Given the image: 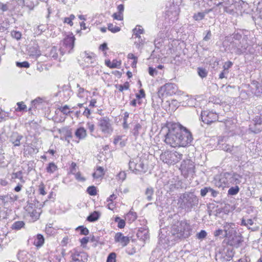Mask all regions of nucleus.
<instances>
[{
	"instance_id": "obj_1",
	"label": "nucleus",
	"mask_w": 262,
	"mask_h": 262,
	"mask_svg": "<svg viewBox=\"0 0 262 262\" xmlns=\"http://www.w3.org/2000/svg\"><path fill=\"white\" fill-rule=\"evenodd\" d=\"M167 132L165 135L164 142L171 147H185L191 143V133L186 127L176 123H168Z\"/></svg>"
},
{
	"instance_id": "obj_2",
	"label": "nucleus",
	"mask_w": 262,
	"mask_h": 262,
	"mask_svg": "<svg viewBox=\"0 0 262 262\" xmlns=\"http://www.w3.org/2000/svg\"><path fill=\"white\" fill-rule=\"evenodd\" d=\"M171 232L179 238H186L192 234V228L188 221L182 220L172 225Z\"/></svg>"
},
{
	"instance_id": "obj_3",
	"label": "nucleus",
	"mask_w": 262,
	"mask_h": 262,
	"mask_svg": "<svg viewBox=\"0 0 262 262\" xmlns=\"http://www.w3.org/2000/svg\"><path fill=\"white\" fill-rule=\"evenodd\" d=\"M199 203L197 196L191 192H187L181 194L178 199V204L180 207L187 211H190Z\"/></svg>"
},
{
	"instance_id": "obj_4",
	"label": "nucleus",
	"mask_w": 262,
	"mask_h": 262,
	"mask_svg": "<svg viewBox=\"0 0 262 262\" xmlns=\"http://www.w3.org/2000/svg\"><path fill=\"white\" fill-rule=\"evenodd\" d=\"M242 176L235 172H225L221 175L218 186L223 188L230 185H237L241 182Z\"/></svg>"
},
{
	"instance_id": "obj_5",
	"label": "nucleus",
	"mask_w": 262,
	"mask_h": 262,
	"mask_svg": "<svg viewBox=\"0 0 262 262\" xmlns=\"http://www.w3.org/2000/svg\"><path fill=\"white\" fill-rule=\"evenodd\" d=\"M183 155L177 151H166L160 155V159L165 163L174 165L180 161Z\"/></svg>"
},
{
	"instance_id": "obj_6",
	"label": "nucleus",
	"mask_w": 262,
	"mask_h": 262,
	"mask_svg": "<svg viewBox=\"0 0 262 262\" xmlns=\"http://www.w3.org/2000/svg\"><path fill=\"white\" fill-rule=\"evenodd\" d=\"M97 126L104 135H110L113 131L111 120L107 117H101L98 118Z\"/></svg>"
},
{
	"instance_id": "obj_7",
	"label": "nucleus",
	"mask_w": 262,
	"mask_h": 262,
	"mask_svg": "<svg viewBox=\"0 0 262 262\" xmlns=\"http://www.w3.org/2000/svg\"><path fill=\"white\" fill-rule=\"evenodd\" d=\"M177 90L178 87L174 83H167L160 88L158 95L160 98L163 99L175 94Z\"/></svg>"
},
{
	"instance_id": "obj_8",
	"label": "nucleus",
	"mask_w": 262,
	"mask_h": 262,
	"mask_svg": "<svg viewBox=\"0 0 262 262\" xmlns=\"http://www.w3.org/2000/svg\"><path fill=\"white\" fill-rule=\"evenodd\" d=\"M201 119L202 121L207 124L218 121L224 122L225 126H227V123L229 122L228 120H219L218 115L215 113L211 111H204L201 113Z\"/></svg>"
},
{
	"instance_id": "obj_9",
	"label": "nucleus",
	"mask_w": 262,
	"mask_h": 262,
	"mask_svg": "<svg viewBox=\"0 0 262 262\" xmlns=\"http://www.w3.org/2000/svg\"><path fill=\"white\" fill-rule=\"evenodd\" d=\"M129 167L130 170L136 173L138 172L145 173L147 169V166L144 164V160L138 157L129 161Z\"/></svg>"
},
{
	"instance_id": "obj_10",
	"label": "nucleus",
	"mask_w": 262,
	"mask_h": 262,
	"mask_svg": "<svg viewBox=\"0 0 262 262\" xmlns=\"http://www.w3.org/2000/svg\"><path fill=\"white\" fill-rule=\"evenodd\" d=\"M179 169L185 177H187L189 174L192 175L195 172L194 163L189 159L184 160Z\"/></svg>"
},
{
	"instance_id": "obj_11",
	"label": "nucleus",
	"mask_w": 262,
	"mask_h": 262,
	"mask_svg": "<svg viewBox=\"0 0 262 262\" xmlns=\"http://www.w3.org/2000/svg\"><path fill=\"white\" fill-rule=\"evenodd\" d=\"M226 237L227 238L228 245L235 248L239 247L243 242V237L242 234L237 232Z\"/></svg>"
},
{
	"instance_id": "obj_12",
	"label": "nucleus",
	"mask_w": 262,
	"mask_h": 262,
	"mask_svg": "<svg viewBox=\"0 0 262 262\" xmlns=\"http://www.w3.org/2000/svg\"><path fill=\"white\" fill-rule=\"evenodd\" d=\"M18 199V196L12 192L8 193L6 195H0V201L4 204H6L9 202H14L17 201Z\"/></svg>"
},
{
	"instance_id": "obj_13",
	"label": "nucleus",
	"mask_w": 262,
	"mask_h": 262,
	"mask_svg": "<svg viewBox=\"0 0 262 262\" xmlns=\"http://www.w3.org/2000/svg\"><path fill=\"white\" fill-rule=\"evenodd\" d=\"M235 224L233 223H225L223 225V230L225 233L224 234L223 237L228 236L236 231L234 230Z\"/></svg>"
},
{
	"instance_id": "obj_14",
	"label": "nucleus",
	"mask_w": 262,
	"mask_h": 262,
	"mask_svg": "<svg viewBox=\"0 0 262 262\" xmlns=\"http://www.w3.org/2000/svg\"><path fill=\"white\" fill-rule=\"evenodd\" d=\"M115 241L116 242L120 243L122 246L125 247L128 244L129 239L128 237L124 236L122 233L118 232L115 235Z\"/></svg>"
},
{
	"instance_id": "obj_15",
	"label": "nucleus",
	"mask_w": 262,
	"mask_h": 262,
	"mask_svg": "<svg viewBox=\"0 0 262 262\" xmlns=\"http://www.w3.org/2000/svg\"><path fill=\"white\" fill-rule=\"evenodd\" d=\"M75 40V37L73 34L68 35L63 40V44L70 50L73 49L74 47V41Z\"/></svg>"
},
{
	"instance_id": "obj_16",
	"label": "nucleus",
	"mask_w": 262,
	"mask_h": 262,
	"mask_svg": "<svg viewBox=\"0 0 262 262\" xmlns=\"http://www.w3.org/2000/svg\"><path fill=\"white\" fill-rule=\"evenodd\" d=\"M251 89L253 92L257 96H260L262 94V85L257 81H253Z\"/></svg>"
},
{
	"instance_id": "obj_17",
	"label": "nucleus",
	"mask_w": 262,
	"mask_h": 262,
	"mask_svg": "<svg viewBox=\"0 0 262 262\" xmlns=\"http://www.w3.org/2000/svg\"><path fill=\"white\" fill-rule=\"evenodd\" d=\"M23 138L22 135L17 133H13L10 138V142L14 146H19L20 144V140Z\"/></svg>"
},
{
	"instance_id": "obj_18",
	"label": "nucleus",
	"mask_w": 262,
	"mask_h": 262,
	"mask_svg": "<svg viewBox=\"0 0 262 262\" xmlns=\"http://www.w3.org/2000/svg\"><path fill=\"white\" fill-rule=\"evenodd\" d=\"M83 54V58L85 62L88 63V64H93L95 62L96 60V56L94 53H89L86 52H84Z\"/></svg>"
},
{
	"instance_id": "obj_19",
	"label": "nucleus",
	"mask_w": 262,
	"mask_h": 262,
	"mask_svg": "<svg viewBox=\"0 0 262 262\" xmlns=\"http://www.w3.org/2000/svg\"><path fill=\"white\" fill-rule=\"evenodd\" d=\"M75 135L79 140H82L86 137V132L83 127H81L76 129Z\"/></svg>"
},
{
	"instance_id": "obj_20",
	"label": "nucleus",
	"mask_w": 262,
	"mask_h": 262,
	"mask_svg": "<svg viewBox=\"0 0 262 262\" xmlns=\"http://www.w3.org/2000/svg\"><path fill=\"white\" fill-rule=\"evenodd\" d=\"M133 38L135 39L134 45L136 46V47L139 50H141L145 43V38L143 37L142 38V37Z\"/></svg>"
},
{
	"instance_id": "obj_21",
	"label": "nucleus",
	"mask_w": 262,
	"mask_h": 262,
	"mask_svg": "<svg viewBox=\"0 0 262 262\" xmlns=\"http://www.w3.org/2000/svg\"><path fill=\"white\" fill-rule=\"evenodd\" d=\"M122 138L123 137L121 136H117L115 137L114 140V144L118 146L120 148L124 147L126 144V142Z\"/></svg>"
},
{
	"instance_id": "obj_22",
	"label": "nucleus",
	"mask_w": 262,
	"mask_h": 262,
	"mask_svg": "<svg viewBox=\"0 0 262 262\" xmlns=\"http://www.w3.org/2000/svg\"><path fill=\"white\" fill-rule=\"evenodd\" d=\"M133 38H137L138 37H141V34H143L144 32V29L141 26L138 25L133 30Z\"/></svg>"
},
{
	"instance_id": "obj_23",
	"label": "nucleus",
	"mask_w": 262,
	"mask_h": 262,
	"mask_svg": "<svg viewBox=\"0 0 262 262\" xmlns=\"http://www.w3.org/2000/svg\"><path fill=\"white\" fill-rule=\"evenodd\" d=\"M137 235L143 241H145L149 238L148 231L146 229L139 230L137 233Z\"/></svg>"
},
{
	"instance_id": "obj_24",
	"label": "nucleus",
	"mask_w": 262,
	"mask_h": 262,
	"mask_svg": "<svg viewBox=\"0 0 262 262\" xmlns=\"http://www.w3.org/2000/svg\"><path fill=\"white\" fill-rule=\"evenodd\" d=\"M45 242V238L40 234L37 235L34 241V244L36 247H41L43 245Z\"/></svg>"
},
{
	"instance_id": "obj_25",
	"label": "nucleus",
	"mask_w": 262,
	"mask_h": 262,
	"mask_svg": "<svg viewBox=\"0 0 262 262\" xmlns=\"http://www.w3.org/2000/svg\"><path fill=\"white\" fill-rule=\"evenodd\" d=\"M249 130L251 133L257 134L261 131V128L260 125L253 124L249 125Z\"/></svg>"
},
{
	"instance_id": "obj_26",
	"label": "nucleus",
	"mask_w": 262,
	"mask_h": 262,
	"mask_svg": "<svg viewBox=\"0 0 262 262\" xmlns=\"http://www.w3.org/2000/svg\"><path fill=\"white\" fill-rule=\"evenodd\" d=\"M100 217V214L97 211H94L91 213L87 217V220L90 222H95L99 219Z\"/></svg>"
},
{
	"instance_id": "obj_27",
	"label": "nucleus",
	"mask_w": 262,
	"mask_h": 262,
	"mask_svg": "<svg viewBox=\"0 0 262 262\" xmlns=\"http://www.w3.org/2000/svg\"><path fill=\"white\" fill-rule=\"evenodd\" d=\"M247 48V45H244L240 46L239 45L236 47L234 49V52L237 55H241L246 52Z\"/></svg>"
},
{
	"instance_id": "obj_28",
	"label": "nucleus",
	"mask_w": 262,
	"mask_h": 262,
	"mask_svg": "<svg viewBox=\"0 0 262 262\" xmlns=\"http://www.w3.org/2000/svg\"><path fill=\"white\" fill-rule=\"evenodd\" d=\"M154 190L151 187H147L146 189L145 194L146 196V199L148 201H150L152 200V195L154 194Z\"/></svg>"
},
{
	"instance_id": "obj_29",
	"label": "nucleus",
	"mask_w": 262,
	"mask_h": 262,
	"mask_svg": "<svg viewBox=\"0 0 262 262\" xmlns=\"http://www.w3.org/2000/svg\"><path fill=\"white\" fill-rule=\"evenodd\" d=\"M25 224L23 221H16L12 225V228L15 230H20L23 228Z\"/></svg>"
},
{
	"instance_id": "obj_30",
	"label": "nucleus",
	"mask_w": 262,
	"mask_h": 262,
	"mask_svg": "<svg viewBox=\"0 0 262 262\" xmlns=\"http://www.w3.org/2000/svg\"><path fill=\"white\" fill-rule=\"evenodd\" d=\"M29 52L30 56L35 58H37L41 54L40 51L35 48H30Z\"/></svg>"
},
{
	"instance_id": "obj_31",
	"label": "nucleus",
	"mask_w": 262,
	"mask_h": 262,
	"mask_svg": "<svg viewBox=\"0 0 262 262\" xmlns=\"http://www.w3.org/2000/svg\"><path fill=\"white\" fill-rule=\"evenodd\" d=\"M57 169V166L53 162H51L46 168L47 172L52 173Z\"/></svg>"
},
{
	"instance_id": "obj_32",
	"label": "nucleus",
	"mask_w": 262,
	"mask_h": 262,
	"mask_svg": "<svg viewBox=\"0 0 262 262\" xmlns=\"http://www.w3.org/2000/svg\"><path fill=\"white\" fill-rule=\"evenodd\" d=\"M239 191V188L238 186L236 185L235 186L232 187L229 189L228 191V195H234L238 193Z\"/></svg>"
},
{
	"instance_id": "obj_33",
	"label": "nucleus",
	"mask_w": 262,
	"mask_h": 262,
	"mask_svg": "<svg viewBox=\"0 0 262 262\" xmlns=\"http://www.w3.org/2000/svg\"><path fill=\"white\" fill-rule=\"evenodd\" d=\"M197 72L198 75L202 78L206 77L207 75V71L203 68L199 67L197 69Z\"/></svg>"
},
{
	"instance_id": "obj_34",
	"label": "nucleus",
	"mask_w": 262,
	"mask_h": 262,
	"mask_svg": "<svg viewBox=\"0 0 262 262\" xmlns=\"http://www.w3.org/2000/svg\"><path fill=\"white\" fill-rule=\"evenodd\" d=\"M103 175H104V169L100 166L97 168L96 172H94L93 174V177L95 178H98Z\"/></svg>"
},
{
	"instance_id": "obj_35",
	"label": "nucleus",
	"mask_w": 262,
	"mask_h": 262,
	"mask_svg": "<svg viewBox=\"0 0 262 262\" xmlns=\"http://www.w3.org/2000/svg\"><path fill=\"white\" fill-rule=\"evenodd\" d=\"M28 213L30 214V216L32 217V220L33 221H36L39 219L40 214L39 213L37 212L36 210H32V211H31V212Z\"/></svg>"
},
{
	"instance_id": "obj_36",
	"label": "nucleus",
	"mask_w": 262,
	"mask_h": 262,
	"mask_svg": "<svg viewBox=\"0 0 262 262\" xmlns=\"http://www.w3.org/2000/svg\"><path fill=\"white\" fill-rule=\"evenodd\" d=\"M129 84L128 82H126L124 83L123 85L119 84L116 85V88L118 89L119 91L120 92H122L124 90H127L129 89Z\"/></svg>"
},
{
	"instance_id": "obj_37",
	"label": "nucleus",
	"mask_w": 262,
	"mask_h": 262,
	"mask_svg": "<svg viewBox=\"0 0 262 262\" xmlns=\"http://www.w3.org/2000/svg\"><path fill=\"white\" fill-rule=\"evenodd\" d=\"M107 29L113 33H116L120 30V28L116 26H114L112 24H108Z\"/></svg>"
},
{
	"instance_id": "obj_38",
	"label": "nucleus",
	"mask_w": 262,
	"mask_h": 262,
	"mask_svg": "<svg viewBox=\"0 0 262 262\" xmlns=\"http://www.w3.org/2000/svg\"><path fill=\"white\" fill-rule=\"evenodd\" d=\"M9 8L10 4L9 3L4 4L0 2V10L2 11L3 13L9 11Z\"/></svg>"
},
{
	"instance_id": "obj_39",
	"label": "nucleus",
	"mask_w": 262,
	"mask_h": 262,
	"mask_svg": "<svg viewBox=\"0 0 262 262\" xmlns=\"http://www.w3.org/2000/svg\"><path fill=\"white\" fill-rule=\"evenodd\" d=\"M116 222H118V227L119 228H123L125 225V221L123 219H121L119 217H116L115 219Z\"/></svg>"
},
{
	"instance_id": "obj_40",
	"label": "nucleus",
	"mask_w": 262,
	"mask_h": 262,
	"mask_svg": "<svg viewBox=\"0 0 262 262\" xmlns=\"http://www.w3.org/2000/svg\"><path fill=\"white\" fill-rule=\"evenodd\" d=\"M9 26V23L8 21H3L0 23V32H4L8 29Z\"/></svg>"
},
{
	"instance_id": "obj_41",
	"label": "nucleus",
	"mask_w": 262,
	"mask_h": 262,
	"mask_svg": "<svg viewBox=\"0 0 262 262\" xmlns=\"http://www.w3.org/2000/svg\"><path fill=\"white\" fill-rule=\"evenodd\" d=\"M86 191L90 195H95L97 194L96 188L94 186H89Z\"/></svg>"
},
{
	"instance_id": "obj_42",
	"label": "nucleus",
	"mask_w": 262,
	"mask_h": 262,
	"mask_svg": "<svg viewBox=\"0 0 262 262\" xmlns=\"http://www.w3.org/2000/svg\"><path fill=\"white\" fill-rule=\"evenodd\" d=\"M11 36L16 39V40H19L21 37V33L19 31H12L11 32Z\"/></svg>"
},
{
	"instance_id": "obj_43",
	"label": "nucleus",
	"mask_w": 262,
	"mask_h": 262,
	"mask_svg": "<svg viewBox=\"0 0 262 262\" xmlns=\"http://www.w3.org/2000/svg\"><path fill=\"white\" fill-rule=\"evenodd\" d=\"M76 230H80L81 235H87L89 233V231L86 227L83 226H79L76 228Z\"/></svg>"
},
{
	"instance_id": "obj_44",
	"label": "nucleus",
	"mask_w": 262,
	"mask_h": 262,
	"mask_svg": "<svg viewBox=\"0 0 262 262\" xmlns=\"http://www.w3.org/2000/svg\"><path fill=\"white\" fill-rule=\"evenodd\" d=\"M141 128V125L139 123L136 124L133 129V134L135 136L137 137L139 135V130Z\"/></svg>"
},
{
	"instance_id": "obj_45",
	"label": "nucleus",
	"mask_w": 262,
	"mask_h": 262,
	"mask_svg": "<svg viewBox=\"0 0 262 262\" xmlns=\"http://www.w3.org/2000/svg\"><path fill=\"white\" fill-rule=\"evenodd\" d=\"M205 14L204 12H198L194 14L193 17L195 20H201L205 17Z\"/></svg>"
},
{
	"instance_id": "obj_46",
	"label": "nucleus",
	"mask_w": 262,
	"mask_h": 262,
	"mask_svg": "<svg viewBox=\"0 0 262 262\" xmlns=\"http://www.w3.org/2000/svg\"><path fill=\"white\" fill-rule=\"evenodd\" d=\"M121 64L120 61H117L116 60H113L111 64L108 65V67L110 68H118Z\"/></svg>"
},
{
	"instance_id": "obj_47",
	"label": "nucleus",
	"mask_w": 262,
	"mask_h": 262,
	"mask_svg": "<svg viewBox=\"0 0 262 262\" xmlns=\"http://www.w3.org/2000/svg\"><path fill=\"white\" fill-rule=\"evenodd\" d=\"M16 65L19 68H28L30 67V64L28 61L23 62H16Z\"/></svg>"
},
{
	"instance_id": "obj_48",
	"label": "nucleus",
	"mask_w": 262,
	"mask_h": 262,
	"mask_svg": "<svg viewBox=\"0 0 262 262\" xmlns=\"http://www.w3.org/2000/svg\"><path fill=\"white\" fill-rule=\"evenodd\" d=\"M207 236V232L205 230H202L200 232L196 234V238L199 239H203Z\"/></svg>"
},
{
	"instance_id": "obj_49",
	"label": "nucleus",
	"mask_w": 262,
	"mask_h": 262,
	"mask_svg": "<svg viewBox=\"0 0 262 262\" xmlns=\"http://www.w3.org/2000/svg\"><path fill=\"white\" fill-rule=\"evenodd\" d=\"M116 257L115 253H111L107 256L106 262H116Z\"/></svg>"
},
{
	"instance_id": "obj_50",
	"label": "nucleus",
	"mask_w": 262,
	"mask_h": 262,
	"mask_svg": "<svg viewBox=\"0 0 262 262\" xmlns=\"http://www.w3.org/2000/svg\"><path fill=\"white\" fill-rule=\"evenodd\" d=\"M17 108L15 109L16 111H21L27 108V106L23 102H19L17 103Z\"/></svg>"
},
{
	"instance_id": "obj_51",
	"label": "nucleus",
	"mask_w": 262,
	"mask_h": 262,
	"mask_svg": "<svg viewBox=\"0 0 262 262\" xmlns=\"http://www.w3.org/2000/svg\"><path fill=\"white\" fill-rule=\"evenodd\" d=\"M254 124L261 125L262 124V118L260 115H257L253 120Z\"/></svg>"
},
{
	"instance_id": "obj_52",
	"label": "nucleus",
	"mask_w": 262,
	"mask_h": 262,
	"mask_svg": "<svg viewBox=\"0 0 262 262\" xmlns=\"http://www.w3.org/2000/svg\"><path fill=\"white\" fill-rule=\"evenodd\" d=\"M77 88H79L78 92H77V96L79 98H83L84 97V89L80 87V85L79 84H77Z\"/></svg>"
},
{
	"instance_id": "obj_53",
	"label": "nucleus",
	"mask_w": 262,
	"mask_h": 262,
	"mask_svg": "<svg viewBox=\"0 0 262 262\" xmlns=\"http://www.w3.org/2000/svg\"><path fill=\"white\" fill-rule=\"evenodd\" d=\"M253 224V221L252 219H248L245 220L243 219L242 221V225L248 226L249 225L252 226Z\"/></svg>"
},
{
	"instance_id": "obj_54",
	"label": "nucleus",
	"mask_w": 262,
	"mask_h": 262,
	"mask_svg": "<svg viewBox=\"0 0 262 262\" xmlns=\"http://www.w3.org/2000/svg\"><path fill=\"white\" fill-rule=\"evenodd\" d=\"M69 109V106L67 105H65L63 107H61L59 108V110L64 114L68 115L71 112L68 111Z\"/></svg>"
},
{
	"instance_id": "obj_55",
	"label": "nucleus",
	"mask_w": 262,
	"mask_h": 262,
	"mask_svg": "<svg viewBox=\"0 0 262 262\" xmlns=\"http://www.w3.org/2000/svg\"><path fill=\"white\" fill-rule=\"evenodd\" d=\"M9 117L8 113L0 110V122L6 120V117Z\"/></svg>"
},
{
	"instance_id": "obj_56",
	"label": "nucleus",
	"mask_w": 262,
	"mask_h": 262,
	"mask_svg": "<svg viewBox=\"0 0 262 262\" xmlns=\"http://www.w3.org/2000/svg\"><path fill=\"white\" fill-rule=\"evenodd\" d=\"M233 65V63L231 61H228L225 62L223 66V70L226 71H228L229 69H230Z\"/></svg>"
},
{
	"instance_id": "obj_57",
	"label": "nucleus",
	"mask_w": 262,
	"mask_h": 262,
	"mask_svg": "<svg viewBox=\"0 0 262 262\" xmlns=\"http://www.w3.org/2000/svg\"><path fill=\"white\" fill-rule=\"evenodd\" d=\"M113 17L114 19L118 20H121L123 19V14H121V13H115L113 15Z\"/></svg>"
},
{
	"instance_id": "obj_58",
	"label": "nucleus",
	"mask_w": 262,
	"mask_h": 262,
	"mask_svg": "<svg viewBox=\"0 0 262 262\" xmlns=\"http://www.w3.org/2000/svg\"><path fill=\"white\" fill-rule=\"evenodd\" d=\"M86 127L90 130L91 133H93L94 131L95 125L93 122H88L86 123Z\"/></svg>"
},
{
	"instance_id": "obj_59",
	"label": "nucleus",
	"mask_w": 262,
	"mask_h": 262,
	"mask_svg": "<svg viewBox=\"0 0 262 262\" xmlns=\"http://www.w3.org/2000/svg\"><path fill=\"white\" fill-rule=\"evenodd\" d=\"M64 136L66 138V140L68 142L69 141V139L72 137V133L70 130H66L64 132Z\"/></svg>"
},
{
	"instance_id": "obj_60",
	"label": "nucleus",
	"mask_w": 262,
	"mask_h": 262,
	"mask_svg": "<svg viewBox=\"0 0 262 262\" xmlns=\"http://www.w3.org/2000/svg\"><path fill=\"white\" fill-rule=\"evenodd\" d=\"M210 189V187H204V188L201 189V195L202 196H205L208 192H209Z\"/></svg>"
},
{
	"instance_id": "obj_61",
	"label": "nucleus",
	"mask_w": 262,
	"mask_h": 262,
	"mask_svg": "<svg viewBox=\"0 0 262 262\" xmlns=\"http://www.w3.org/2000/svg\"><path fill=\"white\" fill-rule=\"evenodd\" d=\"M75 178L78 181L84 182L85 181V179L81 176V173L79 172H77L75 174Z\"/></svg>"
},
{
	"instance_id": "obj_62",
	"label": "nucleus",
	"mask_w": 262,
	"mask_h": 262,
	"mask_svg": "<svg viewBox=\"0 0 262 262\" xmlns=\"http://www.w3.org/2000/svg\"><path fill=\"white\" fill-rule=\"evenodd\" d=\"M39 194L45 195L46 194V192L45 190V185L43 183H41L39 186Z\"/></svg>"
},
{
	"instance_id": "obj_63",
	"label": "nucleus",
	"mask_w": 262,
	"mask_h": 262,
	"mask_svg": "<svg viewBox=\"0 0 262 262\" xmlns=\"http://www.w3.org/2000/svg\"><path fill=\"white\" fill-rule=\"evenodd\" d=\"M222 149L226 151L230 152L232 150V147L229 145H222V147H220Z\"/></svg>"
},
{
	"instance_id": "obj_64",
	"label": "nucleus",
	"mask_w": 262,
	"mask_h": 262,
	"mask_svg": "<svg viewBox=\"0 0 262 262\" xmlns=\"http://www.w3.org/2000/svg\"><path fill=\"white\" fill-rule=\"evenodd\" d=\"M34 205L33 203H29L28 202V204L26 206V210L28 212H31V211L34 210L33 208Z\"/></svg>"
}]
</instances>
